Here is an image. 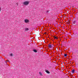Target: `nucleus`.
Returning a JSON list of instances; mask_svg holds the SVG:
<instances>
[{
    "label": "nucleus",
    "instance_id": "obj_1",
    "mask_svg": "<svg viewBox=\"0 0 78 78\" xmlns=\"http://www.w3.org/2000/svg\"><path fill=\"white\" fill-rule=\"evenodd\" d=\"M23 4L24 5H28V4H29V2L26 1V2H24L23 3Z\"/></svg>",
    "mask_w": 78,
    "mask_h": 78
},
{
    "label": "nucleus",
    "instance_id": "obj_2",
    "mask_svg": "<svg viewBox=\"0 0 78 78\" xmlns=\"http://www.w3.org/2000/svg\"><path fill=\"white\" fill-rule=\"evenodd\" d=\"M48 47H49V48H52L53 47H52V46L51 45V44H49L48 45Z\"/></svg>",
    "mask_w": 78,
    "mask_h": 78
},
{
    "label": "nucleus",
    "instance_id": "obj_3",
    "mask_svg": "<svg viewBox=\"0 0 78 78\" xmlns=\"http://www.w3.org/2000/svg\"><path fill=\"white\" fill-rule=\"evenodd\" d=\"M25 23H28L29 22V20L28 19H25Z\"/></svg>",
    "mask_w": 78,
    "mask_h": 78
},
{
    "label": "nucleus",
    "instance_id": "obj_4",
    "mask_svg": "<svg viewBox=\"0 0 78 78\" xmlns=\"http://www.w3.org/2000/svg\"><path fill=\"white\" fill-rule=\"evenodd\" d=\"M45 72H46L47 73H48V74H49V73H50V72L48 70H45Z\"/></svg>",
    "mask_w": 78,
    "mask_h": 78
},
{
    "label": "nucleus",
    "instance_id": "obj_5",
    "mask_svg": "<svg viewBox=\"0 0 78 78\" xmlns=\"http://www.w3.org/2000/svg\"><path fill=\"white\" fill-rule=\"evenodd\" d=\"M33 51H34V52H35V53H37V51L36 49H34Z\"/></svg>",
    "mask_w": 78,
    "mask_h": 78
},
{
    "label": "nucleus",
    "instance_id": "obj_6",
    "mask_svg": "<svg viewBox=\"0 0 78 78\" xmlns=\"http://www.w3.org/2000/svg\"><path fill=\"white\" fill-rule=\"evenodd\" d=\"M53 37H54V38L56 39H58V37H56V36H54Z\"/></svg>",
    "mask_w": 78,
    "mask_h": 78
},
{
    "label": "nucleus",
    "instance_id": "obj_7",
    "mask_svg": "<svg viewBox=\"0 0 78 78\" xmlns=\"http://www.w3.org/2000/svg\"><path fill=\"white\" fill-rule=\"evenodd\" d=\"M24 30L25 31H28V30H29V29L28 28H25V29H24Z\"/></svg>",
    "mask_w": 78,
    "mask_h": 78
},
{
    "label": "nucleus",
    "instance_id": "obj_8",
    "mask_svg": "<svg viewBox=\"0 0 78 78\" xmlns=\"http://www.w3.org/2000/svg\"><path fill=\"white\" fill-rule=\"evenodd\" d=\"M73 23H74V24H75V23H76V20H75L73 22Z\"/></svg>",
    "mask_w": 78,
    "mask_h": 78
},
{
    "label": "nucleus",
    "instance_id": "obj_9",
    "mask_svg": "<svg viewBox=\"0 0 78 78\" xmlns=\"http://www.w3.org/2000/svg\"><path fill=\"white\" fill-rule=\"evenodd\" d=\"M67 56V54H64V56L65 57H66V56Z\"/></svg>",
    "mask_w": 78,
    "mask_h": 78
},
{
    "label": "nucleus",
    "instance_id": "obj_10",
    "mask_svg": "<svg viewBox=\"0 0 78 78\" xmlns=\"http://www.w3.org/2000/svg\"><path fill=\"white\" fill-rule=\"evenodd\" d=\"M72 73H74L75 72V69H74L72 70Z\"/></svg>",
    "mask_w": 78,
    "mask_h": 78
},
{
    "label": "nucleus",
    "instance_id": "obj_11",
    "mask_svg": "<svg viewBox=\"0 0 78 78\" xmlns=\"http://www.w3.org/2000/svg\"><path fill=\"white\" fill-rule=\"evenodd\" d=\"M13 55H12V53H11L10 54V56H12Z\"/></svg>",
    "mask_w": 78,
    "mask_h": 78
},
{
    "label": "nucleus",
    "instance_id": "obj_12",
    "mask_svg": "<svg viewBox=\"0 0 78 78\" xmlns=\"http://www.w3.org/2000/svg\"><path fill=\"white\" fill-rule=\"evenodd\" d=\"M39 74L40 75H42V73H41V72L39 73Z\"/></svg>",
    "mask_w": 78,
    "mask_h": 78
},
{
    "label": "nucleus",
    "instance_id": "obj_13",
    "mask_svg": "<svg viewBox=\"0 0 78 78\" xmlns=\"http://www.w3.org/2000/svg\"><path fill=\"white\" fill-rule=\"evenodd\" d=\"M48 12V11H46V12Z\"/></svg>",
    "mask_w": 78,
    "mask_h": 78
},
{
    "label": "nucleus",
    "instance_id": "obj_14",
    "mask_svg": "<svg viewBox=\"0 0 78 78\" xmlns=\"http://www.w3.org/2000/svg\"><path fill=\"white\" fill-rule=\"evenodd\" d=\"M8 62H9V60H8Z\"/></svg>",
    "mask_w": 78,
    "mask_h": 78
},
{
    "label": "nucleus",
    "instance_id": "obj_15",
    "mask_svg": "<svg viewBox=\"0 0 78 78\" xmlns=\"http://www.w3.org/2000/svg\"><path fill=\"white\" fill-rule=\"evenodd\" d=\"M1 8H0V11H1Z\"/></svg>",
    "mask_w": 78,
    "mask_h": 78
}]
</instances>
